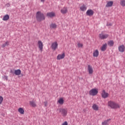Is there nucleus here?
<instances>
[{"label":"nucleus","mask_w":125,"mask_h":125,"mask_svg":"<svg viewBox=\"0 0 125 125\" xmlns=\"http://www.w3.org/2000/svg\"><path fill=\"white\" fill-rule=\"evenodd\" d=\"M107 105L109 108H111V109H120V108H121V106H120L119 104L112 101H110L108 102Z\"/></svg>","instance_id":"nucleus-1"},{"label":"nucleus","mask_w":125,"mask_h":125,"mask_svg":"<svg viewBox=\"0 0 125 125\" xmlns=\"http://www.w3.org/2000/svg\"><path fill=\"white\" fill-rule=\"evenodd\" d=\"M36 19L38 21H42V20H44L45 17H44L43 14L41 12H38L36 14Z\"/></svg>","instance_id":"nucleus-2"},{"label":"nucleus","mask_w":125,"mask_h":125,"mask_svg":"<svg viewBox=\"0 0 125 125\" xmlns=\"http://www.w3.org/2000/svg\"><path fill=\"white\" fill-rule=\"evenodd\" d=\"M57 111L59 112V113H61V114L62 116V117H66L67 116V113L68 112L67 109L60 108H58L57 109Z\"/></svg>","instance_id":"nucleus-3"},{"label":"nucleus","mask_w":125,"mask_h":125,"mask_svg":"<svg viewBox=\"0 0 125 125\" xmlns=\"http://www.w3.org/2000/svg\"><path fill=\"white\" fill-rule=\"evenodd\" d=\"M108 37H109V35L105 34L103 32H102L99 35V38L100 40H106Z\"/></svg>","instance_id":"nucleus-4"},{"label":"nucleus","mask_w":125,"mask_h":125,"mask_svg":"<svg viewBox=\"0 0 125 125\" xmlns=\"http://www.w3.org/2000/svg\"><path fill=\"white\" fill-rule=\"evenodd\" d=\"M97 93H98V89H97L94 88L89 91L90 95H92V96H95Z\"/></svg>","instance_id":"nucleus-5"},{"label":"nucleus","mask_w":125,"mask_h":125,"mask_svg":"<svg viewBox=\"0 0 125 125\" xmlns=\"http://www.w3.org/2000/svg\"><path fill=\"white\" fill-rule=\"evenodd\" d=\"M51 47L52 50H56L58 48V43L57 42H55L51 44Z\"/></svg>","instance_id":"nucleus-6"},{"label":"nucleus","mask_w":125,"mask_h":125,"mask_svg":"<svg viewBox=\"0 0 125 125\" xmlns=\"http://www.w3.org/2000/svg\"><path fill=\"white\" fill-rule=\"evenodd\" d=\"M109 93L106 92L105 90H103L102 92V97L103 98H104V99L107 98V97H109Z\"/></svg>","instance_id":"nucleus-7"},{"label":"nucleus","mask_w":125,"mask_h":125,"mask_svg":"<svg viewBox=\"0 0 125 125\" xmlns=\"http://www.w3.org/2000/svg\"><path fill=\"white\" fill-rule=\"evenodd\" d=\"M38 47L41 50V52L42 51V49H43V44L42 43V42L41 41H38Z\"/></svg>","instance_id":"nucleus-8"},{"label":"nucleus","mask_w":125,"mask_h":125,"mask_svg":"<svg viewBox=\"0 0 125 125\" xmlns=\"http://www.w3.org/2000/svg\"><path fill=\"white\" fill-rule=\"evenodd\" d=\"M87 70L89 75H92L93 74V68H92V66L89 64L88 65Z\"/></svg>","instance_id":"nucleus-9"},{"label":"nucleus","mask_w":125,"mask_h":125,"mask_svg":"<svg viewBox=\"0 0 125 125\" xmlns=\"http://www.w3.org/2000/svg\"><path fill=\"white\" fill-rule=\"evenodd\" d=\"M94 14V12L93 11V10L91 9L87 10V11L86 12V14L88 16H92V15H93Z\"/></svg>","instance_id":"nucleus-10"},{"label":"nucleus","mask_w":125,"mask_h":125,"mask_svg":"<svg viewBox=\"0 0 125 125\" xmlns=\"http://www.w3.org/2000/svg\"><path fill=\"white\" fill-rule=\"evenodd\" d=\"M65 58V54L63 53L62 54H59L57 57V60H61V59H63Z\"/></svg>","instance_id":"nucleus-11"},{"label":"nucleus","mask_w":125,"mask_h":125,"mask_svg":"<svg viewBox=\"0 0 125 125\" xmlns=\"http://www.w3.org/2000/svg\"><path fill=\"white\" fill-rule=\"evenodd\" d=\"M118 50L120 51V52H125V47L124 45H120L118 47Z\"/></svg>","instance_id":"nucleus-12"},{"label":"nucleus","mask_w":125,"mask_h":125,"mask_svg":"<svg viewBox=\"0 0 125 125\" xmlns=\"http://www.w3.org/2000/svg\"><path fill=\"white\" fill-rule=\"evenodd\" d=\"M92 108L94 111H98L99 110V106H98V105L96 104H94L92 105Z\"/></svg>","instance_id":"nucleus-13"},{"label":"nucleus","mask_w":125,"mask_h":125,"mask_svg":"<svg viewBox=\"0 0 125 125\" xmlns=\"http://www.w3.org/2000/svg\"><path fill=\"white\" fill-rule=\"evenodd\" d=\"M113 4H114V1H108L107 2V3H106L105 6H106V7H111V6H113Z\"/></svg>","instance_id":"nucleus-14"},{"label":"nucleus","mask_w":125,"mask_h":125,"mask_svg":"<svg viewBox=\"0 0 125 125\" xmlns=\"http://www.w3.org/2000/svg\"><path fill=\"white\" fill-rule=\"evenodd\" d=\"M47 16L50 17V18H53V17H55V13L54 12H49L47 13Z\"/></svg>","instance_id":"nucleus-15"},{"label":"nucleus","mask_w":125,"mask_h":125,"mask_svg":"<svg viewBox=\"0 0 125 125\" xmlns=\"http://www.w3.org/2000/svg\"><path fill=\"white\" fill-rule=\"evenodd\" d=\"M61 12L62 14H66L68 12V9L64 7L61 10Z\"/></svg>","instance_id":"nucleus-16"},{"label":"nucleus","mask_w":125,"mask_h":125,"mask_svg":"<svg viewBox=\"0 0 125 125\" xmlns=\"http://www.w3.org/2000/svg\"><path fill=\"white\" fill-rule=\"evenodd\" d=\"M107 49V43H104L103 44L101 48V50L102 51H105Z\"/></svg>","instance_id":"nucleus-17"},{"label":"nucleus","mask_w":125,"mask_h":125,"mask_svg":"<svg viewBox=\"0 0 125 125\" xmlns=\"http://www.w3.org/2000/svg\"><path fill=\"white\" fill-rule=\"evenodd\" d=\"M14 74L16 75V76H19V75L21 74V70L20 69L15 70Z\"/></svg>","instance_id":"nucleus-18"},{"label":"nucleus","mask_w":125,"mask_h":125,"mask_svg":"<svg viewBox=\"0 0 125 125\" xmlns=\"http://www.w3.org/2000/svg\"><path fill=\"white\" fill-rule=\"evenodd\" d=\"M87 7L84 4L83 5L80 7V10L81 11H85L86 10Z\"/></svg>","instance_id":"nucleus-19"},{"label":"nucleus","mask_w":125,"mask_h":125,"mask_svg":"<svg viewBox=\"0 0 125 125\" xmlns=\"http://www.w3.org/2000/svg\"><path fill=\"white\" fill-rule=\"evenodd\" d=\"M98 55H99V51L98 50H96L93 53L94 57H98Z\"/></svg>","instance_id":"nucleus-20"},{"label":"nucleus","mask_w":125,"mask_h":125,"mask_svg":"<svg viewBox=\"0 0 125 125\" xmlns=\"http://www.w3.org/2000/svg\"><path fill=\"white\" fill-rule=\"evenodd\" d=\"M50 29H56L57 28V25L52 23L50 25Z\"/></svg>","instance_id":"nucleus-21"},{"label":"nucleus","mask_w":125,"mask_h":125,"mask_svg":"<svg viewBox=\"0 0 125 125\" xmlns=\"http://www.w3.org/2000/svg\"><path fill=\"white\" fill-rule=\"evenodd\" d=\"M58 102L59 104H60L61 105H63L64 104V100H63L62 98H61L59 99V100L58 101Z\"/></svg>","instance_id":"nucleus-22"},{"label":"nucleus","mask_w":125,"mask_h":125,"mask_svg":"<svg viewBox=\"0 0 125 125\" xmlns=\"http://www.w3.org/2000/svg\"><path fill=\"white\" fill-rule=\"evenodd\" d=\"M18 112H19L21 115H24V109L22 107H20L18 109Z\"/></svg>","instance_id":"nucleus-23"},{"label":"nucleus","mask_w":125,"mask_h":125,"mask_svg":"<svg viewBox=\"0 0 125 125\" xmlns=\"http://www.w3.org/2000/svg\"><path fill=\"white\" fill-rule=\"evenodd\" d=\"M8 19H9V16L8 15H6L3 17L2 20L3 21H7Z\"/></svg>","instance_id":"nucleus-24"},{"label":"nucleus","mask_w":125,"mask_h":125,"mask_svg":"<svg viewBox=\"0 0 125 125\" xmlns=\"http://www.w3.org/2000/svg\"><path fill=\"white\" fill-rule=\"evenodd\" d=\"M111 119H108L107 120H105L104 122H102V125H108L109 124V121H110Z\"/></svg>","instance_id":"nucleus-25"},{"label":"nucleus","mask_w":125,"mask_h":125,"mask_svg":"<svg viewBox=\"0 0 125 125\" xmlns=\"http://www.w3.org/2000/svg\"><path fill=\"white\" fill-rule=\"evenodd\" d=\"M8 45H9V42H8V41H7L2 45L1 47H5V46H7Z\"/></svg>","instance_id":"nucleus-26"},{"label":"nucleus","mask_w":125,"mask_h":125,"mask_svg":"<svg viewBox=\"0 0 125 125\" xmlns=\"http://www.w3.org/2000/svg\"><path fill=\"white\" fill-rule=\"evenodd\" d=\"M108 45H109V46H113L114 45V41H110L107 42Z\"/></svg>","instance_id":"nucleus-27"},{"label":"nucleus","mask_w":125,"mask_h":125,"mask_svg":"<svg viewBox=\"0 0 125 125\" xmlns=\"http://www.w3.org/2000/svg\"><path fill=\"white\" fill-rule=\"evenodd\" d=\"M120 5L121 6H125V0H121L120 1Z\"/></svg>","instance_id":"nucleus-28"},{"label":"nucleus","mask_w":125,"mask_h":125,"mask_svg":"<svg viewBox=\"0 0 125 125\" xmlns=\"http://www.w3.org/2000/svg\"><path fill=\"white\" fill-rule=\"evenodd\" d=\"M77 45H78V47L79 48H82L83 46V43L80 42H78L77 43Z\"/></svg>","instance_id":"nucleus-29"},{"label":"nucleus","mask_w":125,"mask_h":125,"mask_svg":"<svg viewBox=\"0 0 125 125\" xmlns=\"http://www.w3.org/2000/svg\"><path fill=\"white\" fill-rule=\"evenodd\" d=\"M2 101H3V98L2 96H0V104L2 103Z\"/></svg>","instance_id":"nucleus-30"},{"label":"nucleus","mask_w":125,"mask_h":125,"mask_svg":"<svg viewBox=\"0 0 125 125\" xmlns=\"http://www.w3.org/2000/svg\"><path fill=\"white\" fill-rule=\"evenodd\" d=\"M32 107H36V106H37V104H36V103L32 102Z\"/></svg>","instance_id":"nucleus-31"},{"label":"nucleus","mask_w":125,"mask_h":125,"mask_svg":"<svg viewBox=\"0 0 125 125\" xmlns=\"http://www.w3.org/2000/svg\"><path fill=\"white\" fill-rule=\"evenodd\" d=\"M62 125H68V122H67V121H65L62 124Z\"/></svg>","instance_id":"nucleus-32"},{"label":"nucleus","mask_w":125,"mask_h":125,"mask_svg":"<svg viewBox=\"0 0 125 125\" xmlns=\"http://www.w3.org/2000/svg\"><path fill=\"white\" fill-rule=\"evenodd\" d=\"M43 104H44V106H45V107L47 106V102H44Z\"/></svg>","instance_id":"nucleus-33"},{"label":"nucleus","mask_w":125,"mask_h":125,"mask_svg":"<svg viewBox=\"0 0 125 125\" xmlns=\"http://www.w3.org/2000/svg\"><path fill=\"white\" fill-rule=\"evenodd\" d=\"M3 78H4L5 80H6V81H7V80H8V77H7V76H4Z\"/></svg>","instance_id":"nucleus-34"},{"label":"nucleus","mask_w":125,"mask_h":125,"mask_svg":"<svg viewBox=\"0 0 125 125\" xmlns=\"http://www.w3.org/2000/svg\"><path fill=\"white\" fill-rule=\"evenodd\" d=\"M6 5L8 7L9 6H10V4H9V3H8L6 4Z\"/></svg>","instance_id":"nucleus-35"},{"label":"nucleus","mask_w":125,"mask_h":125,"mask_svg":"<svg viewBox=\"0 0 125 125\" xmlns=\"http://www.w3.org/2000/svg\"><path fill=\"white\" fill-rule=\"evenodd\" d=\"M45 0H41V2H44Z\"/></svg>","instance_id":"nucleus-36"},{"label":"nucleus","mask_w":125,"mask_h":125,"mask_svg":"<svg viewBox=\"0 0 125 125\" xmlns=\"http://www.w3.org/2000/svg\"><path fill=\"white\" fill-rule=\"evenodd\" d=\"M108 26H112V24L111 23L107 24Z\"/></svg>","instance_id":"nucleus-37"},{"label":"nucleus","mask_w":125,"mask_h":125,"mask_svg":"<svg viewBox=\"0 0 125 125\" xmlns=\"http://www.w3.org/2000/svg\"><path fill=\"white\" fill-rule=\"evenodd\" d=\"M30 104L32 105V102H30Z\"/></svg>","instance_id":"nucleus-38"}]
</instances>
